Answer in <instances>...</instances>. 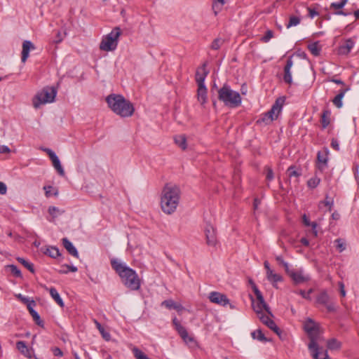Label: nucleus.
Segmentation results:
<instances>
[{
  "label": "nucleus",
  "instance_id": "473e14b6",
  "mask_svg": "<svg viewBox=\"0 0 359 359\" xmlns=\"http://www.w3.org/2000/svg\"><path fill=\"white\" fill-rule=\"evenodd\" d=\"M94 323L96 325V327L98 329L100 334L103 337V338H104L107 340H109L110 338V334L108 332H105L104 328L102 326V325L98 321H97L96 320H94Z\"/></svg>",
  "mask_w": 359,
  "mask_h": 359
},
{
  "label": "nucleus",
  "instance_id": "0e129e2a",
  "mask_svg": "<svg viewBox=\"0 0 359 359\" xmlns=\"http://www.w3.org/2000/svg\"><path fill=\"white\" fill-rule=\"evenodd\" d=\"M339 286L340 294L342 297H345L346 293V290L344 289V283L342 282H339Z\"/></svg>",
  "mask_w": 359,
  "mask_h": 359
},
{
  "label": "nucleus",
  "instance_id": "052dcab7",
  "mask_svg": "<svg viewBox=\"0 0 359 359\" xmlns=\"http://www.w3.org/2000/svg\"><path fill=\"white\" fill-rule=\"evenodd\" d=\"M302 222L306 226H311L312 222H310L309 219L305 214L302 216Z\"/></svg>",
  "mask_w": 359,
  "mask_h": 359
},
{
  "label": "nucleus",
  "instance_id": "f257e3e1",
  "mask_svg": "<svg viewBox=\"0 0 359 359\" xmlns=\"http://www.w3.org/2000/svg\"><path fill=\"white\" fill-rule=\"evenodd\" d=\"M181 191L178 186L173 184H166L161 194V208L166 215L175 212L180 203Z\"/></svg>",
  "mask_w": 359,
  "mask_h": 359
},
{
  "label": "nucleus",
  "instance_id": "a878e982",
  "mask_svg": "<svg viewBox=\"0 0 359 359\" xmlns=\"http://www.w3.org/2000/svg\"><path fill=\"white\" fill-rule=\"evenodd\" d=\"M49 292L52 298L55 301V302L61 307L64 306V302L60 297L59 293L55 287H50L49 290Z\"/></svg>",
  "mask_w": 359,
  "mask_h": 359
},
{
  "label": "nucleus",
  "instance_id": "9d476101",
  "mask_svg": "<svg viewBox=\"0 0 359 359\" xmlns=\"http://www.w3.org/2000/svg\"><path fill=\"white\" fill-rule=\"evenodd\" d=\"M208 298L212 303L226 306L229 304V299L226 295L218 292H211L209 294Z\"/></svg>",
  "mask_w": 359,
  "mask_h": 359
},
{
  "label": "nucleus",
  "instance_id": "4468645a",
  "mask_svg": "<svg viewBox=\"0 0 359 359\" xmlns=\"http://www.w3.org/2000/svg\"><path fill=\"white\" fill-rule=\"evenodd\" d=\"M252 308H253V310L257 313V316L264 313L263 310H264L266 313L270 314L271 316H273L271 311H270L269 306L264 302V298H262V303L260 302V300H257V302L252 301Z\"/></svg>",
  "mask_w": 359,
  "mask_h": 359
},
{
  "label": "nucleus",
  "instance_id": "39448f33",
  "mask_svg": "<svg viewBox=\"0 0 359 359\" xmlns=\"http://www.w3.org/2000/svg\"><path fill=\"white\" fill-rule=\"evenodd\" d=\"M121 33L120 27H114L110 33L102 37L100 43V49L107 52L114 50L117 47L118 38Z\"/></svg>",
  "mask_w": 359,
  "mask_h": 359
},
{
  "label": "nucleus",
  "instance_id": "bb28decb",
  "mask_svg": "<svg viewBox=\"0 0 359 359\" xmlns=\"http://www.w3.org/2000/svg\"><path fill=\"white\" fill-rule=\"evenodd\" d=\"M16 347L19 351H20L23 355L27 357H30L29 355V350L27 348L25 342L23 341H19L16 343Z\"/></svg>",
  "mask_w": 359,
  "mask_h": 359
},
{
  "label": "nucleus",
  "instance_id": "412c9836",
  "mask_svg": "<svg viewBox=\"0 0 359 359\" xmlns=\"http://www.w3.org/2000/svg\"><path fill=\"white\" fill-rule=\"evenodd\" d=\"M62 244L70 255L76 258L79 257V253L76 248L67 238H62Z\"/></svg>",
  "mask_w": 359,
  "mask_h": 359
},
{
  "label": "nucleus",
  "instance_id": "6ab92c4d",
  "mask_svg": "<svg viewBox=\"0 0 359 359\" xmlns=\"http://www.w3.org/2000/svg\"><path fill=\"white\" fill-rule=\"evenodd\" d=\"M293 65V61L291 58L287 60L286 65L284 67V81L288 84H291L292 82V74L290 69Z\"/></svg>",
  "mask_w": 359,
  "mask_h": 359
},
{
  "label": "nucleus",
  "instance_id": "5701e85b",
  "mask_svg": "<svg viewBox=\"0 0 359 359\" xmlns=\"http://www.w3.org/2000/svg\"><path fill=\"white\" fill-rule=\"evenodd\" d=\"M349 90L348 88L341 89L339 94L334 97L332 100L333 104L337 107L341 108L343 105L342 99L345 95V93Z\"/></svg>",
  "mask_w": 359,
  "mask_h": 359
},
{
  "label": "nucleus",
  "instance_id": "cd10ccee",
  "mask_svg": "<svg viewBox=\"0 0 359 359\" xmlns=\"http://www.w3.org/2000/svg\"><path fill=\"white\" fill-rule=\"evenodd\" d=\"M175 142L182 150L187 149V140L184 135H178L175 137Z\"/></svg>",
  "mask_w": 359,
  "mask_h": 359
},
{
  "label": "nucleus",
  "instance_id": "f3484780",
  "mask_svg": "<svg viewBox=\"0 0 359 359\" xmlns=\"http://www.w3.org/2000/svg\"><path fill=\"white\" fill-rule=\"evenodd\" d=\"M355 45V42L352 39H346L344 43L339 47L338 53L341 55H348Z\"/></svg>",
  "mask_w": 359,
  "mask_h": 359
},
{
  "label": "nucleus",
  "instance_id": "9b49d317",
  "mask_svg": "<svg viewBox=\"0 0 359 359\" xmlns=\"http://www.w3.org/2000/svg\"><path fill=\"white\" fill-rule=\"evenodd\" d=\"M289 276L292 278L294 283L296 285L307 282L310 280L309 276L305 275L303 270L302 269L298 271L294 270L292 272H291V274Z\"/></svg>",
  "mask_w": 359,
  "mask_h": 359
},
{
  "label": "nucleus",
  "instance_id": "ea45409f",
  "mask_svg": "<svg viewBox=\"0 0 359 359\" xmlns=\"http://www.w3.org/2000/svg\"><path fill=\"white\" fill-rule=\"evenodd\" d=\"M308 48L311 51V53L315 56H317L320 54V48L318 47L317 43H313L309 45Z\"/></svg>",
  "mask_w": 359,
  "mask_h": 359
},
{
  "label": "nucleus",
  "instance_id": "13d9d810",
  "mask_svg": "<svg viewBox=\"0 0 359 359\" xmlns=\"http://www.w3.org/2000/svg\"><path fill=\"white\" fill-rule=\"evenodd\" d=\"M282 266L284 267V269H285V272L287 273V274L288 276H290V275L291 274V272H292V271H294L293 269H291L290 268V265H289V264H288L287 262H285L283 264V265H282Z\"/></svg>",
  "mask_w": 359,
  "mask_h": 359
},
{
  "label": "nucleus",
  "instance_id": "a211bd4d",
  "mask_svg": "<svg viewBox=\"0 0 359 359\" xmlns=\"http://www.w3.org/2000/svg\"><path fill=\"white\" fill-rule=\"evenodd\" d=\"M347 2L348 0H341L339 2H333L330 4V9L334 11V15H346L347 14L344 13L341 9L344 7Z\"/></svg>",
  "mask_w": 359,
  "mask_h": 359
},
{
  "label": "nucleus",
  "instance_id": "37998d69",
  "mask_svg": "<svg viewBox=\"0 0 359 359\" xmlns=\"http://www.w3.org/2000/svg\"><path fill=\"white\" fill-rule=\"evenodd\" d=\"M320 182V178L314 177L309 180V181L307 182V184L309 187L313 189L316 188L319 184Z\"/></svg>",
  "mask_w": 359,
  "mask_h": 359
},
{
  "label": "nucleus",
  "instance_id": "4be33fe9",
  "mask_svg": "<svg viewBox=\"0 0 359 359\" xmlns=\"http://www.w3.org/2000/svg\"><path fill=\"white\" fill-rule=\"evenodd\" d=\"M207 88L205 86H198L197 89V99L201 105H203L207 102Z\"/></svg>",
  "mask_w": 359,
  "mask_h": 359
},
{
  "label": "nucleus",
  "instance_id": "864d4df0",
  "mask_svg": "<svg viewBox=\"0 0 359 359\" xmlns=\"http://www.w3.org/2000/svg\"><path fill=\"white\" fill-rule=\"evenodd\" d=\"M307 10L309 11V16L311 18H313L314 17L317 16L319 15L318 12L316 11L315 9L313 8H307Z\"/></svg>",
  "mask_w": 359,
  "mask_h": 359
},
{
  "label": "nucleus",
  "instance_id": "3c124183",
  "mask_svg": "<svg viewBox=\"0 0 359 359\" xmlns=\"http://www.w3.org/2000/svg\"><path fill=\"white\" fill-rule=\"evenodd\" d=\"M252 288H253L255 294L257 297V299L260 300V302L262 303V298H264L262 294V292L258 290V288L257 287V286L255 285H253Z\"/></svg>",
  "mask_w": 359,
  "mask_h": 359
},
{
  "label": "nucleus",
  "instance_id": "5fc2aeb1",
  "mask_svg": "<svg viewBox=\"0 0 359 359\" xmlns=\"http://www.w3.org/2000/svg\"><path fill=\"white\" fill-rule=\"evenodd\" d=\"M273 179V172L271 168H266V180L271 181Z\"/></svg>",
  "mask_w": 359,
  "mask_h": 359
},
{
  "label": "nucleus",
  "instance_id": "f8f14e48",
  "mask_svg": "<svg viewBox=\"0 0 359 359\" xmlns=\"http://www.w3.org/2000/svg\"><path fill=\"white\" fill-rule=\"evenodd\" d=\"M329 150L324 148L323 151H318L317 154L318 168L323 171L327 165Z\"/></svg>",
  "mask_w": 359,
  "mask_h": 359
},
{
  "label": "nucleus",
  "instance_id": "bf43d9fd",
  "mask_svg": "<svg viewBox=\"0 0 359 359\" xmlns=\"http://www.w3.org/2000/svg\"><path fill=\"white\" fill-rule=\"evenodd\" d=\"M66 266L68 268V271H60V272L62 273H67L68 271L76 272L78 270L77 267L74 266L67 265Z\"/></svg>",
  "mask_w": 359,
  "mask_h": 359
},
{
  "label": "nucleus",
  "instance_id": "aec40b11",
  "mask_svg": "<svg viewBox=\"0 0 359 359\" xmlns=\"http://www.w3.org/2000/svg\"><path fill=\"white\" fill-rule=\"evenodd\" d=\"M161 306H165L168 309H175L177 312H181L184 310V307L182 304L175 302L171 299H166L162 302Z\"/></svg>",
  "mask_w": 359,
  "mask_h": 359
},
{
  "label": "nucleus",
  "instance_id": "c756f323",
  "mask_svg": "<svg viewBox=\"0 0 359 359\" xmlns=\"http://www.w3.org/2000/svg\"><path fill=\"white\" fill-rule=\"evenodd\" d=\"M48 212L49 215L52 217L53 219L64 213V210H60L58 208L55 206H50L48 208Z\"/></svg>",
  "mask_w": 359,
  "mask_h": 359
},
{
  "label": "nucleus",
  "instance_id": "b1692460",
  "mask_svg": "<svg viewBox=\"0 0 359 359\" xmlns=\"http://www.w3.org/2000/svg\"><path fill=\"white\" fill-rule=\"evenodd\" d=\"M266 278L274 286L278 282H280L282 280V276L274 273L271 269H269V271H266Z\"/></svg>",
  "mask_w": 359,
  "mask_h": 359
},
{
  "label": "nucleus",
  "instance_id": "dca6fc26",
  "mask_svg": "<svg viewBox=\"0 0 359 359\" xmlns=\"http://www.w3.org/2000/svg\"><path fill=\"white\" fill-rule=\"evenodd\" d=\"M35 48L34 45L30 41L26 40L23 41L21 56L22 62L25 63L27 61L29 56L30 50H34Z\"/></svg>",
  "mask_w": 359,
  "mask_h": 359
},
{
  "label": "nucleus",
  "instance_id": "338daca9",
  "mask_svg": "<svg viewBox=\"0 0 359 359\" xmlns=\"http://www.w3.org/2000/svg\"><path fill=\"white\" fill-rule=\"evenodd\" d=\"M53 189L51 186H45L43 187V189L45 190V195L46 197H50L51 196L50 189Z\"/></svg>",
  "mask_w": 359,
  "mask_h": 359
},
{
  "label": "nucleus",
  "instance_id": "8fccbe9b",
  "mask_svg": "<svg viewBox=\"0 0 359 359\" xmlns=\"http://www.w3.org/2000/svg\"><path fill=\"white\" fill-rule=\"evenodd\" d=\"M313 289H310L308 292L300 290L297 293L306 299H311L310 294L313 292Z\"/></svg>",
  "mask_w": 359,
  "mask_h": 359
},
{
  "label": "nucleus",
  "instance_id": "4d7b16f0",
  "mask_svg": "<svg viewBox=\"0 0 359 359\" xmlns=\"http://www.w3.org/2000/svg\"><path fill=\"white\" fill-rule=\"evenodd\" d=\"M282 266L284 267V269H285V272L287 273V274L288 276H290V275L291 274V272H292V271H294L293 269H291L290 268V265H289V264H288L287 262H285L283 264V265H282Z\"/></svg>",
  "mask_w": 359,
  "mask_h": 359
},
{
  "label": "nucleus",
  "instance_id": "603ef678",
  "mask_svg": "<svg viewBox=\"0 0 359 359\" xmlns=\"http://www.w3.org/2000/svg\"><path fill=\"white\" fill-rule=\"evenodd\" d=\"M325 306L329 312H334L336 311L335 303L332 301H330Z\"/></svg>",
  "mask_w": 359,
  "mask_h": 359
},
{
  "label": "nucleus",
  "instance_id": "680f3d73",
  "mask_svg": "<svg viewBox=\"0 0 359 359\" xmlns=\"http://www.w3.org/2000/svg\"><path fill=\"white\" fill-rule=\"evenodd\" d=\"M27 304V309L29 312V313H31V311H35L34 309H33V306H35V302L34 301H29V302L26 303Z\"/></svg>",
  "mask_w": 359,
  "mask_h": 359
},
{
  "label": "nucleus",
  "instance_id": "f704fd0d",
  "mask_svg": "<svg viewBox=\"0 0 359 359\" xmlns=\"http://www.w3.org/2000/svg\"><path fill=\"white\" fill-rule=\"evenodd\" d=\"M295 168L294 166H290L288 168L287 170V175L289 177H299V176L302 175V172L301 170H295L294 169Z\"/></svg>",
  "mask_w": 359,
  "mask_h": 359
},
{
  "label": "nucleus",
  "instance_id": "7ed1b4c3",
  "mask_svg": "<svg viewBox=\"0 0 359 359\" xmlns=\"http://www.w3.org/2000/svg\"><path fill=\"white\" fill-rule=\"evenodd\" d=\"M106 102L111 111L121 117L131 116L134 112L133 104L121 95L111 94L106 97Z\"/></svg>",
  "mask_w": 359,
  "mask_h": 359
},
{
  "label": "nucleus",
  "instance_id": "c03bdc74",
  "mask_svg": "<svg viewBox=\"0 0 359 359\" xmlns=\"http://www.w3.org/2000/svg\"><path fill=\"white\" fill-rule=\"evenodd\" d=\"M334 242L337 243V248L339 252H341L346 250V243L341 238H337L334 241Z\"/></svg>",
  "mask_w": 359,
  "mask_h": 359
},
{
  "label": "nucleus",
  "instance_id": "1a4fd4ad",
  "mask_svg": "<svg viewBox=\"0 0 359 359\" xmlns=\"http://www.w3.org/2000/svg\"><path fill=\"white\" fill-rule=\"evenodd\" d=\"M43 151H44L50 158L53 165L54 168L57 171L60 175L63 176L65 175V170L60 163V159L55 153L48 148H43Z\"/></svg>",
  "mask_w": 359,
  "mask_h": 359
},
{
  "label": "nucleus",
  "instance_id": "49530a36",
  "mask_svg": "<svg viewBox=\"0 0 359 359\" xmlns=\"http://www.w3.org/2000/svg\"><path fill=\"white\" fill-rule=\"evenodd\" d=\"M273 37V32L271 30H267L265 35L262 38V41L264 43L269 41Z\"/></svg>",
  "mask_w": 359,
  "mask_h": 359
},
{
  "label": "nucleus",
  "instance_id": "f03ea898",
  "mask_svg": "<svg viewBox=\"0 0 359 359\" xmlns=\"http://www.w3.org/2000/svg\"><path fill=\"white\" fill-rule=\"evenodd\" d=\"M112 269L118 274L123 285L131 290H137L140 287V279L136 271L127 266L118 259H111Z\"/></svg>",
  "mask_w": 359,
  "mask_h": 359
},
{
  "label": "nucleus",
  "instance_id": "c85d7f7f",
  "mask_svg": "<svg viewBox=\"0 0 359 359\" xmlns=\"http://www.w3.org/2000/svg\"><path fill=\"white\" fill-rule=\"evenodd\" d=\"M330 111L325 110L321 115V124L323 128H325L330 124Z\"/></svg>",
  "mask_w": 359,
  "mask_h": 359
},
{
  "label": "nucleus",
  "instance_id": "393cba45",
  "mask_svg": "<svg viewBox=\"0 0 359 359\" xmlns=\"http://www.w3.org/2000/svg\"><path fill=\"white\" fill-rule=\"evenodd\" d=\"M331 301V298L330 295L325 290L322 291L317 297L316 302L317 303L325 306Z\"/></svg>",
  "mask_w": 359,
  "mask_h": 359
},
{
  "label": "nucleus",
  "instance_id": "72a5a7b5",
  "mask_svg": "<svg viewBox=\"0 0 359 359\" xmlns=\"http://www.w3.org/2000/svg\"><path fill=\"white\" fill-rule=\"evenodd\" d=\"M273 121L268 116L267 114L264 113L261 115L260 118L257 121V123L258 124L269 125Z\"/></svg>",
  "mask_w": 359,
  "mask_h": 359
},
{
  "label": "nucleus",
  "instance_id": "0eeeda50",
  "mask_svg": "<svg viewBox=\"0 0 359 359\" xmlns=\"http://www.w3.org/2000/svg\"><path fill=\"white\" fill-rule=\"evenodd\" d=\"M172 321L175 330L186 344L192 342L194 341L193 337L189 335L187 329L181 325L180 322L176 317H174Z\"/></svg>",
  "mask_w": 359,
  "mask_h": 359
},
{
  "label": "nucleus",
  "instance_id": "20e7f679",
  "mask_svg": "<svg viewBox=\"0 0 359 359\" xmlns=\"http://www.w3.org/2000/svg\"><path fill=\"white\" fill-rule=\"evenodd\" d=\"M218 98L227 107L236 108L241 104L239 93L233 90L229 86L224 85L218 91Z\"/></svg>",
  "mask_w": 359,
  "mask_h": 359
},
{
  "label": "nucleus",
  "instance_id": "e2e57ef3",
  "mask_svg": "<svg viewBox=\"0 0 359 359\" xmlns=\"http://www.w3.org/2000/svg\"><path fill=\"white\" fill-rule=\"evenodd\" d=\"M11 151L8 147L6 145H0V154H7Z\"/></svg>",
  "mask_w": 359,
  "mask_h": 359
},
{
  "label": "nucleus",
  "instance_id": "de8ad7c7",
  "mask_svg": "<svg viewBox=\"0 0 359 359\" xmlns=\"http://www.w3.org/2000/svg\"><path fill=\"white\" fill-rule=\"evenodd\" d=\"M8 267L10 268L11 272L13 275H14L16 277L21 276V272L16 266L12 264L9 265Z\"/></svg>",
  "mask_w": 359,
  "mask_h": 359
},
{
  "label": "nucleus",
  "instance_id": "2eb2a0df",
  "mask_svg": "<svg viewBox=\"0 0 359 359\" xmlns=\"http://www.w3.org/2000/svg\"><path fill=\"white\" fill-rule=\"evenodd\" d=\"M205 233L207 244L210 246H215L217 241L214 227L211 225H208L205 227Z\"/></svg>",
  "mask_w": 359,
  "mask_h": 359
},
{
  "label": "nucleus",
  "instance_id": "6e6552de",
  "mask_svg": "<svg viewBox=\"0 0 359 359\" xmlns=\"http://www.w3.org/2000/svg\"><path fill=\"white\" fill-rule=\"evenodd\" d=\"M284 102V97H278V99H276V102L272 105L271 109L269 111L266 112V114H267L268 116L273 121L277 119L278 115L282 111Z\"/></svg>",
  "mask_w": 359,
  "mask_h": 359
},
{
  "label": "nucleus",
  "instance_id": "69168bd1",
  "mask_svg": "<svg viewBox=\"0 0 359 359\" xmlns=\"http://www.w3.org/2000/svg\"><path fill=\"white\" fill-rule=\"evenodd\" d=\"M15 297H17V299H18L19 300H20L22 302H23L25 304L29 302V299L24 297L21 294H18L15 295Z\"/></svg>",
  "mask_w": 359,
  "mask_h": 359
},
{
  "label": "nucleus",
  "instance_id": "a18cd8bd",
  "mask_svg": "<svg viewBox=\"0 0 359 359\" xmlns=\"http://www.w3.org/2000/svg\"><path fill=\"white\" fill-rule=\"evenodd\" d=\"M260 320L264 324H268V322L271 320V317H272L270 314L266 312V313H262L258 316Z\"/></svg>",
  "mask_w": 359,
  "mask_h": 359
},
{
  "label": "nucleus",
  "instance_id": "774afa93",
  "mask_svg": "<svg viewBox=\"0 0 359 359\" xmlns=\"http://www.w3.org/2000/svg\"><path fill=\"white\" fill-rule=\"evenodd\" d=\"M6 191V185L4 182H0V194H5Z\"/></svg>",
  "mask_w": 359,
  "mask_h": 359
},
{
  "label": "nucleus",
  "instance_id": "2f4dec72",
  "mask_svg": "<svg viewBox=\"0 0 359 359\" xmlns=\"http://www.w3.org/2000/svg\"><path fill=\"white\" fill-rule=\"evenodd\" d=\"M45 253L53 258H56L60 255L58 248L55 247H50L47 248Z\"/></svg>",
  "mask_w": 359,
  "mask_h": 359
},
{
  "label": "nucleus",
  "instance_id": "58836bf2",
  "mask_svg": "<svg viewBox=\"0 0 359 359\" xmlns=\"http://www.w3.org/2000/svg\"><path fill=\"white\" fill-rule=\"evenodd\" d=\"M18 261L21 263L25 267H26L30 272L34 273V266L25 259L18 257Z\"/></svg>",
  "mask_w": 359,
  "mask_h": 359
},
{
  "label": "nucleus",
  "instance_id": "79ce46f5",
  "mask_svg": "<svg viewBox=\"0 0 359 359\" xmlns=\"http://www.w3.org/2000/svg\"><path fill=\"white\" fill-rule=\"evenodd\" d=\"M30 315L39 326L43 327V322L41 320L40 316L36 311H31Z\"/></svg>",
  "mask_w": 359,
  "mask_h": 359
},
{
  "label": "nucleus",
  "instance_id": "423d86ee",
  "mask_svg": "<svg viewBox=\"0 0 359 359\" xmlns=\"http://www.w3.org/2000/svg\"><path fill=\"white\" fill-rule=\"evenodd\" d=\"M57 91L54 88L46 87L34 97L32 100L34 108H39L41 104L53 102L55 100Z\"/></svg>",
  "mask_w": 359,
  "mask_h": 359
},
{
  "label": "nucleus",
  "instance_id": "09e8293b",
  "mask_svg": "<svg viewBox=\"0 0 359 359\" xmlns=\"http://www.w3.org/2000/svg\"><path fill=\"white\" fill-rule=\"evenodd\" d=\"M223 41L220 39H216L213 41L211 45V48L214 50H217L222 45Z\"/></svg>",
  "mask_w": 359,
  "mask_h": 359
},
{
  "label": "nucleus",
  "instance_id": "4c0bfd02",
  "mask_svg": "<svg viewBox=\"0 0 359 359\" xmlns=\"http://www.w3.org/2000/svg\"><path fill=\"white\" fill-rule=\"evenodd\" d=\"M228 0H214L213 4H212V8L217 14V11L221 9V8L223 6L224 4L226 3Z\"/></svg>",
  "mask_w": 359,
  "mask_h": 359
},
{
  "label": "nucleus",
  "instance_id": "7c9ffc66",
  "mask_svg": "<svg viewBox=\"0 0 359 359\" xmlns=\"http://www.w3.org/2000/svg\"><path fill=\"white\" fill-rule=\"evenodd\" d=\"M252 337L260 341H266L267 339L264 337L261 330H256L251 333Z\"/></svg>",
  "mask_w": 359,
  "mask_h": 359
},
{
  "label": "nucleus",
  "instance_id": "6e6d98bb",
  "mask_svg": "<svg viewBox=\"0 0 359 359\" xmlns=\"http://www.w3.org/2000/svg\"><path fill=\"white\" fill-rule=\"evenodd\" d=\"M331 147L336 151L339 150V144L337 140L333 138L331 142Z\"/></svg>",
  "mask_w": 359,
  "mask_h": 359
},
{
  "label": "nucleus",
  "instance_id": "e433bc0d",
  "mask_svg": "<svg viewBox=\"0 0 359 359\" xmlns=\"http://www.w3.org/2000/svg\"><path fill=\"white\" fill-rule=\"evenodd\" d=\"M266 325L271 330H273L277 335L280 337L281 330L279 329V327L276 325V324L272 319H271V320L269 321L268 324H266Z\"/></svg>",
  "mask_w": 359,
  "mask_h": 359
},
{
  "label": "nucleus",
  "instance_id": "a19ab883",
  "mask_svg": "<svg viewBox=\"0 0 359 359\" xmlns=\"http://www.w3.org/2000/svg\"><path fill=\"white\" fill-rule=\"evenodd\" d=\"M341 344L336 339H332L327 341V348L330 349H337L340 348Z\"/></svg>",
  "mask_w": 359,
  "mask_h": 359
},
{
  "label": "nucleus",
  "instance_id": "ddd939ff",
  "mask_svg": "<svg viewBox=\"0 0 359 359\" xmlns=\"http://www.w3.org/2000/svg\"><path fill=\"white\" fill-rule=\"evenodd\" d=\"M208 74V71L206 69V64L204 63L199 67L196 72V81L198 86H205V79Z\"/></svg>",
  "mask_w": 359,
  "mask_h": 359
},
{
  "label": "nucleus",
  "instance_id": "c9c22d12",
  "mask_svg": "<svg viewBox=\"0 0 359 359\" xmlns=\"http://www.w3.org/2000/svg\"><path fill=\"white\" fill-rule=\"evenodd\" d=\"M300 23V18L297 16H290L288 23L286 25L287 29L298 25Z\"/></svg>",
  "mask_w": 359,
  "mask_h": 359
}]
</instances>
